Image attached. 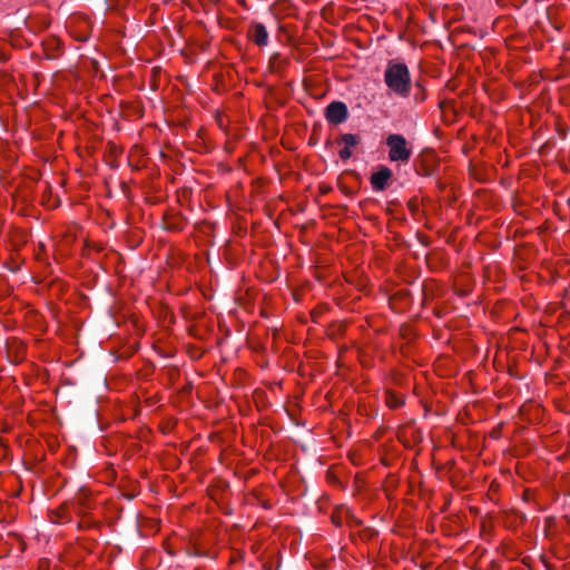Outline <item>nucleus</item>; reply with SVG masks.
Instances as JSON below:
<instances>
[{
  "label": "nucleus",
  "mask_w": 570,
  "mask_h": 570,
  "mask_svg": "<svg viewBox=\"0 0 570 570\" xmlns=\"http://www.w3.org/2000/svg\"><path fill=\"white\" fill-rule=\"evenodd\" d=\"M393 173L386 166H381L377 171L373 173L370 180L372 188L375 191H383L387 188L389 181L392 178Z\"/></svg>",
  "instance_id": "4"
},
{
  "label": "nucleus",
  "mask_w": 570,
  "mask_h": 570,
  "mask_svg": "<svg viewBox=\"0 0 570 570\" xmlns=\"http://www.w3.org/2000/svg\"><path fill=\"white\" fill-rule=\"evenodd\" d=\"M287 419H289L292 422H295L294 417L287 412Z\"/></svg>",
  "instance_id": "8"
},
{
  "label": "nucleus",
  "mask_w": 570,
  "mask_h": 570,
  "mask_svg": "<svg viewBox=\"0 0 570 570\" xmlns=\"http://www.w3.org/2000/svg\"><path fill=\"white\" fill-rule=\"evenodd\" d=\"M326 120L331 124H342L348 117V110L344 102L333 101L326 107L325 111Z\"/></svg>",
  "instance_id": "3"
},
{
  "label": "nucleus",
  "mask_w": 570,
  "mask_h": 570,
  "mask_svg": "<svg viewBox=\"0 0 570 570\" xmlns=\"http://www.w3.org/2000/svg\"><path fill=\"white\" fill-rule=\"evenodd\" d=\"M341 141L344 144L347 148H353L360 142V138L355 134H344L341 138Z\"/></svg>",
  "instance_id": "6"
},
{
  "label": "nucleus",
  "mask_w": 570,
  "mask_h": 570,
  "mask_svg": "<svg viewBox=\"0 0 570 570\" xmlns=\"http://www.w3.org/2000/svg\"><path fill=\"white\" fill-rule=\"evenodd\" d=\"M338 155H340L341 159L347 160V159H350L352 157V150H351V148H347V147L344 146L340 150Z\"/></svg>",
  "instance_id": "7"
},
{
  "label": "nucleus",
  "mask_w": 570,
  "mask_h": 570,
  "mask_svg": "<svg viewBox=\"0 0 570 570\" xmlns=\"http://www.w3.org/2000/svg\"><path fill=\"white\" fill-rule=\"evenodd\" d=\"M250 37L256 45L265 46L267 43L268 33L262 23H256L250 29Z\"/></svg>",
  "instance_id": "5"
},
{
  "label": "nucleus",
  "mask_w": 570,
  "mask_h": 570,
  "mask_svg": "<svg viewBox=\"0 0 570 570\" xmlns=\"http://www.w3.org/2000/svg\"><path fill=\"white\" fill-rule=\"evenodd\" d=\"M385 144L389 148V159L392 163L406 164L412 157V148L401 134H391L386 137Z\"/></svg>",
  "instance_id": "2"
},
{
  "label": "nucleus",
  "mask_w": 570,
  "mask_h": 570,
  "mask_svg": "<svg viewBox=\"0 0 570 570\" xmlns=\"http://www.w3.org/2000/svg\"><path fill=\"white\" fill-rule=\"evenodd\" d=\"M384 82L392 94L407 98L412 90V79L404 62L390 60L384 70Z\"/></svg>",
  "instance_id": "1"
}]
</instances>
